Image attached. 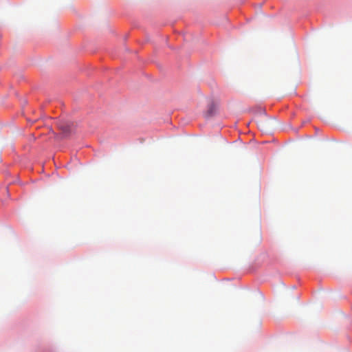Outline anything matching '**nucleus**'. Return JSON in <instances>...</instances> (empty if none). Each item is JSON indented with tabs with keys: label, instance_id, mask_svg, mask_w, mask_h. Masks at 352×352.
I'll use <instances>...</instances> for the list:
<instances>
[{
	"label": "nucleus",
	"instance_id": "nucleus-1",
	"mask_svg": "<svg viewBox=\"0 0 352 352\" xmlns=\"http://www.w3.org/2000/svg\"><path fill=\"white\" fill-rule=\"evenodd\" d=\"M58 126L60 129L63 131V133L67 135L71 132V124L70 123H65L60 122L58 124Z\"/></svg>",
	"mask_w": 352,
	"mask_h": 352
}]
</instances>
